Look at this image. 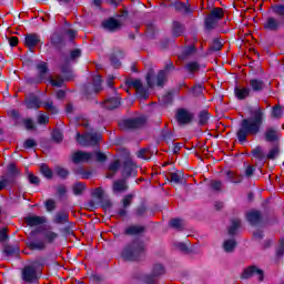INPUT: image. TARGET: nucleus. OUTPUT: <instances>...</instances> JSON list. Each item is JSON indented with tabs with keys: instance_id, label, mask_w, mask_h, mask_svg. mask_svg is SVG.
I'll list each match as a JSON object with an SVG mask.
<instances>
[{
	"instance_id": "obj_1",
	"label": "nucleus",
	"mask_w": 284,
	"mask_h": 284,
	"mask_svg": "<svg viewBox=\"0 0 284 284\" xmlns=\"http://www.w3.org/2000/svg\"><path fill=\"white\" fill-rule=\"evenodd\" d=\"M265 123V110L261 106H255L250 110V116L241 121L237 131V140L240 143H245L247 136H256Z\"/></svg>"
},
{
	"instance_id": "obj_2",
	"label": "nucleus",
	"mask_w": 284,
	"mask_h": 284,
	"mask_svg": "<svg viewBox=\"0 0 284 284\" xmlns=\"http://www.w3.org/2000/svg\"><path fill=\"white\" fill-rule=\"evenodd\" d=\"M77 141L80 145H97L101 141V134L92 129H87L84 134H77Z\"/></svg>"
},
{
	"instance_id": "obj_3",
	"label": "nucleus",
	"mask_w": 284,
	"mask_h": 284,
	"mask_svg": "<svg viewBox=\"0 0 284 284\" xmlns=\"http://www.w3.org/2000/svg\"><path fill=\"white\" fill-rule=\"evenodd\" d=\"M141 252H143V244L133 242L122 251V258H124V261H136Z\"/></svg>"
},
{
	"instance_id": "obj_4",
	"label": "nucleus",
	"mask_w": 284,
	"mask_h": 284,
	"mask_svg": "<svg viewBox=\"0 0 284 284\" xmlns=\"http://www.w3.org/2000/svg\"><path fill=\"white\" fill-rule=\"evenodd\" d=\"M18 174L19 170H17V165H14V163H10L7 169V175L0 176V190L8 187Z\"/></svg>"
},
{
	"instance_id": "obj_5",
	"label": "nucleus",
	"mask_w": 284,
	"mask_h": 284,
	"mask_svg": "<svg viewBox=\"0 0 284 284\" xmlns=\"http://www.w3.org/2000/svg\"><path fill=\"white\" fill-rule=\"evenodd\" d=\"M225 13L221 8H214L209 17L205 19V26L207 30H214L216 26H219V21L223 19Z\"/></svg>"
},
{
	"instance_id": "obj_6",
	"label": "nucleus",
	"mask_w": 284,
	"mask_h": 284,
	"mask_svg": "<svg viewBox=\"0 0 284 284\" xmlns=\"http://www.w3.org/2000/svg\"><path fill=\"white\" fill-rule=\"evenodd\" d=\"M22 281L24 283H37L39 281V271L34 266H24L22 270Z\"/></svg>"
},
{
	"instance_id": "obj_7",
	"label": "nucleus",
	"mask_w": 284,
	"mask_h": 284,
	"mask_svg": "<svg viewBox=\"0 0 284 284\" xmlns=\"http://www.w3.org/2000/svg\"><path fill=\"white\" fill-rule=\"evenodd\" d=\"M143 123H145V118L140 116L134 119L122 120L119 123V125L121 130H134V128H141Z\"/></svg>"
},
{
	"instance_id": "obj_8",
	"label": "nucleus",
	"mask_w": 284,
	"mask_h": 284,
	"mask_svg": "<svg viewBox=\"0 0 284 284\" xmlns=\"http://www.w3.org/2000/svg\"><path fill=\"white\" fill-rule=\"evenodd\" d=\"M193 119H194V114L190 113V111L185 109H179L176 112V121L181 125L191 123Z\"/></svg>"
},
{
	"instance_id": "obj_9",
	"label": "nucleus",
	"mask_w": 284,
	"mask_h": 284,
	"mask_svg": "<svg viewBox=\"0 0 284 284\" xmlns=\"http://www.w3.org/2000/svg\"><path fill=\"white\" fill-rule=\"evenodd\" d=\"M73 163H85L88 161H94V155L92 153L78 151L72 155Z\"/></svg>"
},
{
	"instance_id": "obj_10",
	"label": "nucleus",
	"mask_w": 284,
	"mask_h": 284,
	"mask_svg": "<svg viewBox=\"0 0 284 284\" xmlns=\"http://www.w3.org/2000/svg\"><path fill=\"white\" fill-rule=\"evenodd\" d=\"M251 276H256L258 281H263V271L256 268V266L245 268L242 273V278H250Z\"/></svg>"
},
{
	"instance_id": "obj_11",
	"label": "nucleus",
	"mask_w": 284,
	"mask_h": 284,
	"mask_svg": "<svg viewBox=\"0 0 284 284\" xmlns=\"http://www.w3.org/2000/svg\"><path fill=\"white\" fill-rule=\"evenodd\" d=\"M280 138L281 133L274 128H267L264 132V139L267 143H274Z\"/></svg>"
},
{
	"instance_id": "obj_12",
	"label": "nucleus",
	"mask_w": 284,
	"mask_h": 284,
	"mask_svg": "<svg viewBox=\"0 0 284 284\" xmlns=\"http://www.w3.org/2000/svg\"><path fill=\"white\" fill-rule=\"evenodd\" d=\"M278 28H281V22L278 21V19H276L274 17L267 18L266 21L264 22V30H270L271 32H276V30H278Z\"/></svg>"
},
{
	"instance_id": "obj_13",
	"label": "nucleus",
	"mask_w": 284,
	"mask_h": 284,
	"mask_svg": "<svg viewBox=\"0 0 284 284\" xmlns=\"http://www.w3.org/2000/svg\"><path fill=\"white\" fill-rule=\"evenodd\" d=\"M40 41L41 39L37 33H29L26 36L24 45L30 50H32V48H36V45H39Z\"/></svg>"
},
{
	"instance_id": "obj_14",
	"label": "nucleus",
	"mask_w": 284,
	"mask_h": 284,
	"mask_svg": "<svg viewBox=\"0 0 284 284\" xmlns=\"http://www.w3.org/2000/svg\"><path fill=\"white\" fill-rule=\"evenodd\" d=\"M26 105L28 110H39V108H41V102L37 95H31L26 99Z\"/></svg>"
},
{
	"instance_id": "obj_15",
	"label": "nucleus",
	"mask_w": 284,
	"mask_h": 284,
	"mask_svg": "<svg viewBox=\"0 0 284 284\" xmlns=\"http://www.w3.org/2000/svg\"><path fill=\"white\" fill-rule=\"evenodd\" d=\"M27 225L34 227L37 225H43L45 223V217L43 216H29L26 219Z\"/></svg>"
},
{
	"instance_id": "obj_16",
	"label": "nucleus",
	"mask_w": 284,
	"mask_h": 284,
	"mask_svg": "<svg viewBox=\"0 0 284 284\" xmlns=\"http://www.w3.org/2000/svg\"><path fill=\"white\" fill-rule=\"evenodd\" d=\"M136 169V164L132 160H126L123 166V176H132L134 174V170Z\"/></svg>"
},
{
	"instance_id": "obj_17",
	"label": "nucleus",
	"mask_w": 284,
	"mask_h": 284,
	"mask_svg": "<svg viewBox=\"0 0 284 284\" xmlns=\"http://www.w3.org/2000/svg\"><path fill=\"white\" fill-rule=\"evenodd\" d=\"M131 85L135 88L136 94H139L141 99H148V93H145V90L143 89V83L141 82V80H133L131 82Z\"/></svg>"
},
{
	"instance_id": "obj_18",
	"label": "nucleus",
	"mask_w": 284,
	"mask_h": 284,
	"mask_svg": "<svg viewBox=\"0 0 284 284\" xmlns=\"http://www.w3.org/2000/svg\"><path fill=\"white\" fill-rule=\"evenodd\" d=\"M103 29L104 30H110L111 32H113V30H119V28H121V23H119V21L114 20V19H109L105 20L103 23Z\"/></svg>"
},
{
	"instance_id": "obj_19",
	"label": "nucleus",
	"mask_w": 284,
	"mask_h": 284,
	"mask_svg": "<svg viewBox=\"0 0 284 284\" xmlns=\"http://www.w3.org/2000/svg\"><path fill=\"white\" fill-rule=\"evenodd\" d=\"M121 105V100L119 98H110L106 101H104L103 106L106 110H114Z\"/></svg>"
},
{
	"instance_id": "obj_20",
	"label": "nucleus",
	"mask_w": 284,
	"mask_h": 284,
	"mask_svg": "<svg viewBox=\"0 0 284 284\" xmlns=\"http://www.w3.org/2000/svg\"><path fill=\"white\" fill-rule=\"evenodd\" d=\"M250 88L253 90V92H261L263 88H265V83L262 82V80L258 79H252L250 80Z\"/></svg>"
},
{
	"instance_id": "obj_21",
	"label": "nucleus",
	"mask_w": 284,
	"mask_h": 284,
	"mask_svg": "<svg viewBox=\"0 0 284 284\" xmlns=\"http://www.w3.org/2000/svg\"><path fill=\"white\" fill-rule=\"evenodd\" d=\"M235 97L240 101H243V99H247V97H250V89L236 87L235 88Z\"/></svg>"
},
{
	"instance_id": "obj_22",
	"label": "nucleus",
	"mask_w": 284,
	"mask_h": 284,
	"mask_svg": "<svg viewBox=\"0 0 284 284\" xmlns=\"http://www.w3.org/2000/svg\"><path fill=\"white\" fill-rule=\"evenodd\" d=\"M246 219L252 225H256V223L261 221V212L251 211L247 213Z\"/></svg>"
},
{
	"instance_id": "obj_23",
	"label": "nucleus",
	"mask_w": 284,
	"mask_h": 284,
	"mask_svg": "<svg viewBox=\"0 0 284 284\" xmlns=\"http://www.w3.org/2000/svg\"><path fill=\"white\" fill-rule=\"evenodd\" d=\"M166 79H168V70L160 71L156 78V85L159 88H163V83H165Z\"/></svg>"
},
{
	"instance_id": "obj_24",
	"label": "nucleus",
	"mask_w": 284,
	"mask_h": 284,
	"mask_svg": "<svg viewBox=\"0 0 284 284\" xmlns=\"http://www.w3.org/2000/svg\"><path fill=\"white\" fill-rule=\"evenodd\" d=\"M125 190H128L125 181L120 180L113 183V192H125Z\"/></svg>"
},
{
	"instance_id": "obj_25",
	"label": "nucleus",
	"mask_w": 284,
	"mask_h": 284,
	"mask_svg": "<svg viewBox=\"0 0 284 284\" xmlns=\"http://www.w3.org/2000/svg\"><path fill=\"white\" fill-rule=\"evenodd\" d=\"M28 246L31 250H43V247H45V242L36 240V241L28 242Z\"/></svg>"
},
{
	"instance_id": "obj_26",
	"label": "nucleus",
	"mask_w": 284,
	"mask_h": 284,
	"mask_svg": "<svg viewBox=\"0 0 284 284\" xmlns=\"http://www.w3.org/2000/svg\"><path fill=\"white\" fill-rule=\"evenodd\" d=\"M239 227H241V220L239 219L233 220L232 225L229 229V234H231V236L236 234V230H239Z\"/></svg>"
},
{
	"instance_id": "obj_27",
	"label": "nucleus",
	"mask_w": 284,
	"mask_h": 284,
	"mask_svg": "<svg viewBox=\"0 0 284 284\" xmlns=\"http://www.w3.org/2000/svg\"><path fill=\"white\" fill-rule=\"evenodd\" d=\"M143 230H144L143 226L132 225L125 230V233L126 234H141V232H143Z\"/></svg>"
},
{
	"instance_id": "obj_28",
	"label": "nucleus",
	"mask_w": 284,
	"mask_h": 284,
	"mask_svg": "<svg viewBox=\"0 0 284 284\" xmlns=\"http://www.w3.org/2000/svg\"><path fill=\"white\" fill-rule=\"evenodd\" d=\"M40 172L45 179H52V170L47 164H41Z\"/></svg>"
},
{
	"instance_id": "obj_29",
	"label": "nucleus",
	"mask_w": 284,
	"mask_h": 284,
	"mask_svg": "<svg viewBox=\"0 0 284 284\" xmlns=\"http://www.w3.org/2000/svg\"><path fill=\"white\" fill-rule=\"evenodd\" d=\"M101 81H102L101 75L95 74L93 77V90H94L95 93L101 92Z\"/></svg>"
},
{
	"instance_id": "obj_30",
	"label": "nucleus",
	"mask_w": 284,
	"mask_h": 284,
	"mask_svg": "<svg viewBox=\"0 0 284 284\" xmlns=\"http://www.w3.org/2000/svg\"><path fill=\"white\" fill-rule=\"evenodd\" d=\"M226 252H233L234 247H236V241L234 240H226L223 245Z\"/></svg>"
},
{
	"instance_id": "obj_31",
	"label": "nucleus",
	"mask_w": 284,
	"mask_h": 284,
	"mask_svg": "<svg viewBox=\"0 0 284 284\" xmlns=\"http://www.w3.org/2000/svg\"><path fill=\"white\" fill-rule=\"evenodd\" d=\"M68 221V213L61 212L58 213L54 217V223H65Z\"/></svg>"
},
{
	"instance_id": "obj_32",
	"label": "nucleus",
	"mask_w": 284,
	"mask_h": 284,
	"mask_svg": "<svg viewBox=\"0 0 284 284\" xmlns=\"http://www.w3.org/2000/svg\"><path fill=\"white\" fill-rule=\"evenodd\" d=\"M58 237H59V234L52 231H48L44 235V239L48 243H52L53 241H57Z\"/></svg>"
},
{
	"instance_id": "obj_33",
	"label": "nucleus",
	"mask_w": 284,
	"mask_h": 284,
	"mask_svg": "<svg viewBox=\"0 0 284 284\" xmlns=\"http://www.w3.org/2000/svg\"><path fill=\"white\" fill-rule=\"evenodd\" d=\"M38 72L40 73L41 79H43V74L48 72V63L40 62L38 65Z\"/></svg>"
},
{
	"instance_id": "obj_34",
	"label": "nucleus",
	"mask_w": 284,
	"mask_h": 284,
	"mask_svg": "<svg viewBox=\"0 0 284 284\" xmlns=\"http://www.w3.org/2000/svg\"><path fill=\"white\" fill-rule=\"evenodd\" d=\"M171 227H174L175 230H181L183 227V220L181 219H173L170 221Z\"/></svg>"
},
{
	"instance_id": "obj_35",
	"label": "nucleus",
	"mask_w": 284,
	"mask_h": 284,
	"mask_svg": "<svg viewBox=\"0 0 284 284\" xmlns=\"http://www.w3.org/2000/svg\"><path fill=\"white\" fill-rule=\"evenodd\" d=\"M252 154H253L254 159H260V160L264 159L263 149L261 146L255 148L252 151Z\"/></svg>"
},
{
	"instance_id": "obj_36",
	"label": "nucleus",
	"mask_w": 284,
	"mask_h": 284,
	"mask_svg": "<svg viewBox=\"0 0 284 284\" xmlns=\"http://www.w3.org/2000/svg\"><path fill=\"white\" fill-rule=\"evenodd\" d=\"M49 121V118H48V114L43 113V112H40L38 114V123L40 125H45V123H48Z\"/></svg>"
},
{
	"instance_id": "obj_37",
	"label": "nucleus",
	"mask_w": 284,
	"mask_h": 284,
	"mask_svg": "<svg viewBox=\"0 0 284 284\" xmlns=\"http://www.w3.org/2000/svg\"><path fill=\"white\" fill-rule=\"evenodd\" d=\"M83 190H85V184H83V183H77L73 186V193L77 194V195L82 194Z\"/></svg>"
},
{
	"instance_id": "obj_38",
	"label": "nucleus",
	"mask_w": 284,
	"mask_h": 284,
	"mask_svg": "<svg viewBox=\"0 0 284 284\" xmlns=\"http://www.w3.org/2000/svg\"><path fill=\"white\" fill-rule=\"evenodd\" d=\"M52 138L57 143H61V141H63V133H61L59 130H53Z\"/></svg>"
},
{
	"instance_id": "obj_39",
	"label": "nucleus",
	"mask_w": 284,
	"mask_h": 284,
	"mask_svg": "<svg viewBox=\"0 0 284 284\" xmlns=\"http://www.w3.org/2000/svg\"><path fill=\"white\" fill-rule=\"evenodd\" d=\"M36 146H37V141H34V139H28L23 143V148H26V150H30L31 148H36Z\"/></svg>"
},
{
	"instance_id": "obj_40",
	"label": "nucleus",
	"mask_w": 284,
	"mask_h": 284,
	"mask_svg": "<svg viewBox=\"0 0 284 284\" xmlns=\"http://www.w3.org/2000/svg\"><path fill=\"white\" fill-rule=\"evenodd\" d=\"M152 79H154V71H149L146 74V83L149 88H154V81Z\"/></svg>"
},
{
	"instance_id": "obj_41",
	"label": "nucleus",
	"mask_w": 284,
	"mask_h": 284,
	"mask_svg": "<svg viewBox=\"0 0 284 284\" xmlns=\"http://www.w3.org/2000/svg\"><path fill=\"white\" fill-rule=\"evenodd\" d=\"M272 115L275 119H281V116H283V109L281 106H274L272 111Z\"/></svg>"
},
{
	"instance_id": "obj_42",
	"label": "nucleus",
	"mask_w": 284,
	"mask_h": 284,
	"mask_svg": "<svg viewBox=\"0 0 284 284\" xmlns=\"http://www.w3.org/2000/svg\"><path fill=\"white\" fill-rule=\"evenodd\" d=\"M272 8L274 14H277L278 17H284V6H273Z\"/></svg>"
},
{
	"instance_id": "obj_43",
	"label": "nucleus",
	"mask_w": 284,
	"mask_h": 284,
	"mask_svg": "<svg viewBox=\"0 0 284 284\" xmlns=\"http://www.w3.org/2000/svg\"><path fill=\"white\" fill-rule=\"evenodd\" d=\"M187 72H196L199 70V63L197 62H190L186 64Z\"/></svg>"
},
{
	"instance_id": "obj_44",
	"label": "nucleus",
	"mask_w": 284,
	"mask_h": 284,
	"mask_svg": "<svg viewBox=\"0 0 284 284\" xmlns=\"http://www.w3.org/2000/svg\"><path fill=\"white\" fill-rule=\"evenodd\" d=\"M278 146H274L273 149L270 150L267 159H276V156H278Z\"/></svg>"
},
{
	"instance_id": "obj_45",
	"label": "nucleus",
	"mask_w": 284,
	"mask_h": 284,
	"mask_svg": "<svg viewBox=\"0 0 284 284\" xmlns=\"http://www.w3.org/2000/svg\"><path fill=\"white\" fill-rule=\"evenodd\" d=\"M91 154L93 155V161H100V162L105 161V154H103L101 152H94Z\"/></svg>"
},
{
	"instance_id": "obj_46",
	"label": "nucleus",
	"mask_w": 284,
	"mask_h": 284,
	"mask_svg": "<svg viewBox=\"0 0 284 284\" xmlns=\"http://www.w3.org/2000/svg\"><path fill=\"white\" fill-rule=\"evenodd\" d=\"M209 120H210V114L207 112H202L200 114V123H201V125H205V123H207Z\"/></svg>"
},
{
	"instance_id": "obj_47",
	"label": "nucleus",
	"mask_w": 284,
	"mask_h": 284,
	"mask_svg": "<svg viewBox=\"0 0 284 284\" xmlns=\"http://www.w3.org/2000/svg\"><path fill=\"white\" fill-rule=\"evenodd\" d=\"M55 174H58L60 176V179H65V176H68V170H65L63 168H57Z\"/></svg>"
},
{
	"instance_id": "obj_48",
	"label": "nucleus",
	"mask_w": 284,
	"mask_h": 284,
	"mask_svg": "<svg viewBox=\"0 0 284 284\" xmlns=\"http://www.w3.org/2000/svg\"><path fill=\"white\" fill-rule=\"evenodd\" d=\"M45 207L48 212H52L57 207V203L53 200H48L45 202Z\"/></svg>"
},
{
	"instance_id": "obj_49",
	"label": "nucleus",
	"mask_w": 284,
	"mask_h": 284,
	"mask_svg": "<svg viewBox=\"0 0 284 284\" xmlns=\"http://www.w3.org/2000/svg\"><path fill=\"white\" fill-rule=\"evenodd\" d=\"M51 85H53V88H61V85H63V79L58 78V79H51L50 80Z\"/></svg>"
},
{
	"instance_id": "obj_50",
	"label": "nucleus",
	"mask_w": 284,
	"mask_h": 284,
	"mask_svg": "<svg viewBox=\"0 0 284 284\" xmlns=\"http://www.w3.org/2000/svg\"><path fill=\"white\" fill-rule=\"evenodd\" d=\"M26 130H34V122L30 119L23 120Z\"/></svg>"
},
{
	"instance_id": "obj_51",
	"label": "nucleus",
	"mask_w": 284,
	"mask_h": 284,
	"mask_svg": "<svg viewBox=\"0 0 284 284\" xmlns=\"http://www.w3.org/2000/svg\"><path fill=\"white\" fill-rule=\"evenodd\" d=\"M44 108L52 114L57 113V108H54V104L52 102H45Z\"/></svg>"
},
{
	"instance_id": "obj_52",
	"label": "nucleus",
	"mask_w": 284,
	"mask_h": 284,
	"mask_svg": "<svg viewBox=\"0 0 284 284\" xmlns=\"http://www.w3.org/2000/svg\"><path fill=\"white\" fill-rule=\"evenodd\" d=\"M8 241V230L7 229H2L0 231V243H3Z\"/></svg>"
},
{
	"instance_id": "obj_53",
	"label": "nucleus",
	"mask_w": 284,
	"mask_h": 284,
	"mask_svg": "<svg viewBox=\"0 0 284 284\" xmlns=\"http://www.w3.org/2000/svg\"><path fill=\"white\" fill-rule=\"evenodd\" d=\"M150 153V150L148 149H141L139 152H138V156L139 159H148V154Z\"/></svg>"
},
{
	"instance_id": "obj_54",
	"label": "nucleus",
	"mask_w": 284,
	"mask_h": 284,
	"mask_svg": "<svg viewBox=\"0 0 284 284\" xmlns=\"http://www.w3.org/2000/svg\"><path fill=\"white\" fill-rule=\"evenodd\" d=\"M172 183H181V174L173 172L171 173Z\"/></svg>"
},
{
	"instance_id": "obj_55",
	"label": "nucleus",
	"mask_w": 284,
	"mask_h": 284,
	"mask_svg": "<svg viewBox=\"0 0 284 284\" xmlns=\"http://www.w3.org/2000/svg\"><path fill=\"white\" fill-rule=\"evenodd\" d=\"M29 182L32 183L33 185H39V178L36 176L34 174L32 173H29Z\"/></svg>"
},
{
	"instance_id": "obj_56",
	"label": "nucleus",
	"mask_w": 284,
	"mask_h": 284,
	"mask_svg": "<svg viewBox=\"0 0 284 284\" xmlns=\"http://www.w3.org/2000/svg\"><path fill=\"white\" fill-rule=\"evenodd\" d=\"M173 32H174L175 37H180L181 32H183V27H181V24H179V23H175Z\"/></svg>"
},
{
	"instance_id": "obj_57",
	"label": "nucleus",
	"mask_w": 284,
	"mask_h": 284,
	"mask_svg": "<svg viewBox=\"0 0 284 284\" xmlns=\"http://www.w3.org/2000/svg\"><path fill=\"white\" fill-rule=\"evenodd\" d=\"M110 172H116L119 170V161H114L109 166Z\"/></svg>"
},
{
	"instance_id": "obj_58",
	"label": "nucleus",
	"mask_w": 284,
	"mask_h": 284,
	"mask_svg": "<svg viewBox=\"0 0 284 284\" xmlns=\"http://www.w3.org/2000/svg\"><path fill=\"white\" fill-rule=\"evenodd\" d=\"M222 186L223 184L220 181H213L211 183V187H213V190H221Z\"/></svg>"
},
{
	"instance_id": "obj_59",
	"label": "nucleus",
	"mask_w": 284,
	"mask_h": 284,
	"mask_svg": "<svg viewBox=\"0 0 284 284\" xmlns=\"http://www.w3.org/2000/svg\"><path fill=\"white\" fill-rule=\"evenodd\" d=\"M93 196H95L97 199H103V190L102 189H97L93 192Z\"/></svg>"
},
{
	"instance_id": "obj_60",
	"label": "nucleus",
	"mask_w": 284,
	"mask_h": 284,
	"mask_svg": "<svg viewBox=\"0 0 284 284\" xmlns=\"http://www.w3.org/2000/svg\"><path fill=\"white\" fill-rule=\"evenodd\" d=\"M79 57H81V50L75 49L71 51V59H79Z\"/></svg>"
},
{
	"instance_id": "obj_61",
	"label": "nucleus",
	"mask_w": 284,
	"mask_h": 284,
	"mask_svg": "<svg viewBox=\"0 0 284 284\" xmlns=\"http://www.w3.org/2000/svg\"><path fill=\"white\" fill-rule=\"evenodd\" d=\"M9 43H10V45H11L12 48H14V47L18 45V43H19V38H17V37H11V38L9 39Z\"/></svg>"
},
{
	"instance_id": "obj_62",
	"label": "nucleus",
	"mask_w": 284,
	"mask_h": 284,
	"mask_svg": "<svg viewBox=\"0 0 284 284\" xmlns=\"http://www.w3.org/2000/svg\"><path fill=\"white\" fill-rule=\"evenodd\" d=\"M277 254L278 256H281V254H284V237L280 242V250L277 251Z\"/></svg>"
},
{
	"instance_id": "obj_63",
	"label": "nucleus",
	"mask_w": 284,
	"mask_h": 284,
	"mask_svg": "<svg viewBox=\"0 0 284 284\" xmlns=\"http://www.w3.org/2000/svg\"><path fill=\"white\" fill-rule=\"evenodd\" d=\"M221 48H223V44H221V42L219 40H214L213 41V49L221 50Z\"/></svg>"
},
{
	"instance_id": "obj_64",
	"label": "nucleus",
	"mask_w": 284,
	"mask_h": 284,
	"mask_svg": "<svg viewBox=\"0 0 284 284\" xmlns=\"http://www.w3.org/2000/svg\"><path fill=\"white\" fill-rule=\"evenodd\" d=\"M246 176H252L254 174V166H247L245 170Z\"/></svg>"
}]
</instances>
